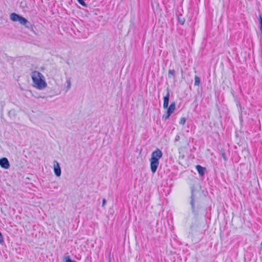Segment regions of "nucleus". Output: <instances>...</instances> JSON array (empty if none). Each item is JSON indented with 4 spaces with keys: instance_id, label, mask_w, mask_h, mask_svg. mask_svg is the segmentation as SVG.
I'll use <instances>...</instances> for the list:
<instances>
[{
    "instance_id": "nucleus-22",
    "label": "nucleus",
    "mask_w": 262,
    "mask_h": 262,
    "mask_svg": "<svg viewBox=\"0 0 262 262\" xmlns=\"http://www.w3.org/2000/svg\"><path fill=\"white\" fill-rule=\"evenodd\" d=\"M67 83H68V88L69 89L71 86V82L70 80H67Z\"/></svg>"
},
{
    "instance_id": "nucleus-9",
    "label": "nucleus",
    "mask_w": 262,
    "mask_h": 262,
    "mask_svg": "<svg viewBox=\"0 0 262 262\" xmlns=\"http://www.w3.org/2000/svg\"><path fill=\"white\" fill-rule=\"evenodd\" d=\"M64 262H76L74 260H72L70 256L69 255L68 253H66L64 255Z\"/></svg>"
},
{
    "instance_id": "nucleus-12",
    "label": "nucleus",
    "mask_w": 262,
    "mask_h": 262,
    "mask_svg": "<svg viewBox=\"0 0 262 262\" xmlns=\"http://www.w3.org/2000/svg\"><path fill=\"white\" fill-rule=\"evenodd\" d=\"M182 14H180V15H178V20L179 23L181 25H183L185 23V19L184 17H182Z\"/></svg>"
},
{
    "instance_id": "nucleus-13",
    "label": "nucleus",
    "mask_w": 262,
    "mask_h": 262,
    "mask_svg": "<svg viewBox=\"0 0 262 262\" xmlns=\"http://www.w3.org/2000/svg\"><path fill=\"white\" fill-rule=\"evenodd\" d=\"M201 83V79L200 78L195 75L194 77V85L199 86Z\"/></svg>"
},
{
    "instance_id": "nucleus-1",
    "label": "nucleus",
    "mask_w": 262,
    "mask_h": 262,
    "mask_svg": "<svg viewBox=\"0 0 262 262\" xmlns=\"http://www.w3.org/2000/svg\"><path fill=\"white\" fill-rule=\"evenodd\" d=\"M191 196L190 197V205L191 211L194 217L197 218L203 210L202 198H203V191L198 184H193L190 187Z\"/></svg>"
},
{
    "instance_id": "nucleus-5",
    "label": "nucleus",
    "mask_w": 262,
    "mask_h": 262,
    "mask_svg": "<svg viewBox=\"0 0 262 262\" xmlns=\"http://www.w3.org/2000/svg\"><path fill=\"white\" fill-rule=\"evenodd\" d=\"M10 18L11 20L14 22L18 21L21 25L24 26L26 28L29 30L33 29V25L27 19L22 16L21 15L16 13H12L10 15Z\"/></svg>"
},
{
    "instance_id": "nucleus-2",
    "label": "nucleus",
    "mask_w": 262,
    "mask_h": 262,
    "mask_svg": "<svg viewBox=\"0 0 262 262\" xmlns=\"http://www.w3.org/2000/svg\"><path fill=\"white\" fill-rule=\"evenodd\" d=\"M167 93L165 96L163 97V108L166 109L165 114L162 116V119L164 121L169 119L170 116L176 110V102L172 101L171 102L169 106V101L170 98V90L169 88L166 89Z\"/></svg>"
},
{
    "instance_id": "nucleus-16",
    "label": "nucleus",
    "mask_w": 262,
    "mask_h": 262,
    "mask_svg": "<svg viewBox=\"0 0 262 262\" xmlns=\"http://www.w3.org/2000/svg\"><path fill=\"white\" fill-rule=\"evenodd\" d=\"M76 1L79 4H80L82 6H83L84 7H88V4L86 3H85V2L84 1V0H76Z\"/></svg>"
},
{
    "instance_id": "nucleus-10",
    "label": "nucleus",
    "mask_w": 262,
    "mask_h": 262,
    "mask_svg": "<svg viewBox=\"0 0 262 262\" xmlns=\"http://www.w3.org/2000/svg\"><path fill=\"white\" fill-rule=\"evenodd\" d=\"M176 76V74L175 70L169 69L168 70V77L169 78H171V77H173L174 79H175Z\"/></svg>"
},
{
    "instance_id": "nucleus-17",
    "label": "nucleus",
    "mask_w": 262,
    "mask_h": 262,
    "mask_svg": "<svg viewBox=\"0 0 262 262\" xmlns=\"http://www.w3.org/2000/svg\"><path fill=\"white\" fill-rule=\"evenodd\" d=\"M186 121V119L185 117H182L180 119V121L179 122V123L181 125H184Z\"/></svg>"
},
{
    "instance_id": "nucleus-7",
    "label": "nucleus",
    "mask_w": 262,
    "mask_h": 262,
    "mask_svg": "<svg viewBox=\"0 0 262 262\" xmlns=\"http://www.w3.org/2000/svg\"><path fill=\"white\" fill-rule=\"evenodd\" d=\"M53 165H54V172L55 174L57 177H60L61 174V168H60L59 163L57 161L54 160L53 161Z\"/></svg>"
},
{
    "instance_id": "nucleus-23",
    "label": "nucleus",
    "mask_w": 262,
    "mask_h": 262,
    "mask_svg": "<svg viewBox=\"0 0 262 262\" xmlns=\"http://www.w3.org/2000/svg\"><path fill=\"white\" fill-rule=\"evenodd\" d=\"M106 200H105V199H103L102 200V206H104V205H105V204H106Z\"/></svg>"
},
{
    "instance_id": "nucleus-24",
    "label": "nucleus",
    "mask_w": 262,
    "mask_h": 262,
    "mask_svg": "<svg viewBox=\"0 0 262 262\" xmlns=\"http://www.w3.org/2000/svg\"><path fill=\"white\" fill-rule=\"evenodd\" d=\"M239 91H240L241 94H243V92H242V90L241 86H239Z\"/></svg>"
},
{
    "instance_id": "nucleus-25",
    "label": "nucleus",
    "mask_w": 262,
    "mask_h": 262,
    "mask_svg": "<svg viewBox=\"0 0 262 262\" xmlns=\"http://www.w3.org/2000/svg\"><path fill=\"white\" fill-rule=\"evenodd\" d=\"M260 245H261L260 250H262V241H261V243L260 244Z\"/></svg>"
},
{
    "instance_id": "nucleus-4",
    "label": "nucleus",
    "mask_w": 262,
    "mask_h": 262,
    "mask_svg": "<svg viewBox=\"0 0 262 262\" xmlns=\"http://www.w3.org/2000/svg\"><path fill=\"white\" fill-rule=\"evenodd\" d=\"M31 77L34 86L39 90H42L47 86L44 77L41 73L34 71L32 72Z\"/></svg>"
},
{
    "instance_id": "nucleus-11",
    "label": "nucleus",
    "mask_w": 262,
    "mask_h": 262,
    "mask_svg": "<svg viewBox=\"0 0 262 262\" xmlns=\"http://www.w3.org/2000/svg\"><path fill=\"white\" fill-rule=\"evenodd\" d=\"M231 93L233 97V98H234V100L235 102H239L241 101V97H239V95H235L234 94V92L233 91V90H232L231 91Z\"/></svg>"
},
{
    "instance_id": "nucleus-6",
    "label": "nucleus",
    "mask_w": 262,
    "mask_h": 262,
    "mask_svg": "<svg viewBox=\"0 0 262 262\" xmlns=\"http://www.w3.org/2000/svg\"><path fill=\"white\" fill-rule=\"evenodd\" d=\"M0 166L5 169H8L10 168V164L7 158L3 157L0 159Z\"/></svg>"
},
{
    "instance_id": "nucleus-18",
    "label": "nucleus",
    "mask_w": 262,
    "mask_h": 262,
    "mask_svg": "<svg viewBox=\"0 0 262 262\" xmlns=\"http://www.w3.org/2000/svg\"><path fill=\"white\" fill-rule=\"evenodd\" d=\"M8 114L9 116L11 118L14 117L15 116L14 110H11L10 111H9Z\"/></svg>"
},
{
    "instance_id": "nucleus-19",
    "label": "nucleus",
    "mask_w": 262,
    "mask_h": 262,
    "mask_svg": "<svg viewBox=\"0 0 262 262\" xmlns=\"http://www.w3.org/2000/svg\"><path fill=\"white\" fill-rule=\"evenodd\" d=\"M0 244L2 245L4 244V237H3V235L1 231H0Z\"/></svg>"
},
{
    "instance_id": "nucleus-15",
    "label": "nucleus",
    "mask_w": 262,
    "mask_h": 262,
    "mask_svg": "<svg viewBox=\"0 0 262 262\" xmlns=\"http://www.w3.org/2000/svg\"><path fill=\"white\" fill-rule=\"evenodd\" d=\"M258 20L259 21V26L258 27L260 29V31H262V16L261 15H259L258 17Z\"/></svg>"
},
{
    "instance_id": "nucleus-26",
    "label": "nucleus",
    "mask_w": 262,
    "mask_h": 262,
    "mask_svg": "<svg viewBox=\"0 0 262 262\" xmlns=\"http://www.w3.org/2000/svg\"><path fill=\"white\" fill-rule=\"evenodd\" d=\"M108 262H111V259H109V261H108Z\"/></svg>"
},
{
    "instance_id": "nucleus-3",
    "label": "nucleus",
    "mask_w": 262,
    "mask_h": 262,
    "mask_svg": "<svg viewBox=\"0 0 262 262\" xmlns=\"http://www.w3.org/2000/svg\"><path fill=\"white\" fill-rule=\"evenodd\" d=\"M163 152L159 148L153 151L151 154V158L149 159L150 168L152 173H155L159 165V160L162 157Z\"/></svg>"
},
{
    "instance_id": "nucleus-21",
    "label": "nucleus",
    "mask_w": 262,
    "mask_h": 262,
    "mask_svg": "<svg viewBox=\"0 0 262 262\" xmlns=\"http://www.w3.org/2000/svg\"><path fill=\"white\" fill-rule=\"evenodd\" d=\"M180 139V137L179 135H177L175 138V141H179Z\"/></svg>"
},
{
    "instance_id": "nucleus-14",
    "label": "nucleus",
    "mask_w": 262,
    "mask_h": 262,
    "mask_svg": "<svg viewBox=\"0 0 262 262\" xmlns=\"http://www.w3.org/2000/svg\"><path fill=\"white\" fill-rule=\"evenodd\" d=\"M220 154L221 155V157L223 158L224 161H226L228 160L227 157L226 156L225 151L224 149H222L220 151Z\"/></svg>"
},
{
    "instance_id": "nucleus-8",
    "label": "nucleus",
    "mask_w": 262,
    "mask_h": 262,
    "mask_svg": "<svg viewBox=\"0 0 262 262\" xmlns=\"http://www.w3.org/2000/svg\"><path fill=\"white\" fill-rule=\"evenodd\" d=\"M195 169L197 170L200 177H203L204 176L206 171V168L205 167H203L200 165H197L195 166Z\"/></svg>"
},
{
    "instance_id": "nucleus-20",
    "label": "nucleus",
    "mask_w": 262,
    "mask_h": 262,
    "mask_svg": "<svg viewBox=\"0 0 262 262\" xmlns=\"http://www.w3.org/2000/svg\"><path fill=\"white\" fill-rule=\"evenodd\" d=\"M236 103V105L237 106V107L238 108H239L240 110L242 109V105H241V101L239 102H235Z\"/></svg>"
}]
</instances>
